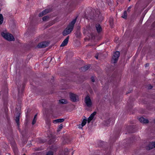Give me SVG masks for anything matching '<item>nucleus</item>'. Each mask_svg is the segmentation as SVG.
<instances>
[{
  "label": "nucleus",
  "mask_w": 155,
  "mask_h": 155,
  "mask_svg": "<svg viewBox=\"0 0 155 155\" xmlns=\"http://www.w3.org/2000/svg\"><path fill=\"white\" fill-rule=\"evenodd\" d=\"M110 25L111 26L113 24V23H112L111 22H110Z\"/></svg>",
  "instance_id": "obj_30"
},
{
  "label": "nucleus",
  "mask_w": 155,
  "mask_h": 155,
  "mask_svg": "<svg viewBox=\"0 0 155 155\" xmlns=\"http://www.w3.org/2000/svg\"><path fill=\"white\" fill-rule=\"evenodd\" d=\"M60 103L62 104H67L68 103V101L67 100L65 99H62L59 100Z\"/></svg>",
  "instance_id": "obj_14"
},
{
  "label": "nucleus",
  "mask_w": 155,
  "mask_h": 155,
  "mask_svg": "<svg viewBox=\"0 0 155 155\" xmlns=\"http://www.w3.org/2000/svg\"><path fill=\"white\" fill-rule=\"evenodd\" d=\"M49 18V17L48 16H46L43 18L42 19L43 21H48Z\"/></svg>",
  "instance_id": "obj_19"
},
{
  "label": "nucleus",
  "mask_w": 155,
  "mask_h": 155,
  "mask_svg": "<svg viewBox=\"0 0 155 155\" xmlns=\"http://www.w3.org/2000/svg\"><path fill=\"white\" fill-rule=\"evenodd\" d=\"M15 120L18 126L19 125V116H17L16 117Z\"/></svg>",
  "instance_id": "obj_17"
},
{
  "label": "nucleus",
  "mask_w": 155,
  "mask_h": 155,
  "mask_svg": "<svg viewBox=\"0 0 155 155\" xmlns=\"http://www.w3.org/2000/svg\"><path fill=\"white\" fill-rule=\"evenodd\" d=\"M64 121V119H59L55 120L53 121V123H56L58 122H62Z\"/></svg>",
  "instance_id": "obj_13"
},
{
  "label": "nucleus",
  "mask_w": 155,
  "mask_h": 155,
  "mask_svg": "<svg viewBox=\"0 0 155 155\" xmlns=\"http://www.w3.org/2000/svg\"><path fill=\"white\" fill-rule=\"evenodd\" d=\"M152 88V86H151V85H150L148 88L150 89H151Z\"/></svg>",
  "instance_id": "obj_27"
},
{
  "label": "nucleus",
  "mask_w": 155,
  "mask_h": 155,
  "mask_svg": "<svg viewBox=\"0 0 155 155\" xmlns=\"http://www.w3.org/2000/svg\"><path fill=\"white\" fill-rule=\"evenodd\" d=\"M149 66V64H146L145 65V66L146 67H148Z\"/></svg>",
  "instance_id": "obj_26"
},
{
  "label": "nucleus",
  "mask_w": 155,
  "mask_h": 155,
  "mask_svg": "<svg viewBox=\"0 0 155 155\" xmlns=\"http://www.w3.org/2000/svg\"><path fill=\"white\" fill-rule=\"evenodd\" d=\"M76 21V19H75L71 21L67 27L63 31V35L66 36L71 33L73 30Z\"/></svg>",
  "instance_id": "obj_1"
},
{
  "label": "nucleus",
  "mask_w": 155,
  "mask_h": 155,
  "mask_svg": "<svg viewBox=\"0 0 155 155\" xmlns=\"http://www.w3.org/2000/svg\"><path fill=\"white\" fill-rule=\"evenodd\" d=\"M90 66L89 65L83 67V70L84 71H86L87 70L90 68Z\"/></svg>",
  "instance_id": "obj_20"
},
{
  "label": "nucleus",
  "mask_w": 155,
  "mask_h": 155,
  "mask_svg": "<svg viewBox=\"0 0 155 155\" xmlns=\"http://www.w3.org/2000/svg\"><path fill=\"white\" fill-rule=\"evenodd\" d=\"M87 121V120L86 119H84L82 122L81 124V128H82L83 126H84L86 124Z\"/></svg>",
  "instance_id": "obj_15"
},
{
  "label": "nucleus",
  "mask_w": 155,
  "mask_h": 155,
  "mask_svg": "<svg viewBox=\"0 0 155 155\" xmlns=\"http://www.w3.org/2000/svg\"><path fill=\"white\" fill-rule=\"evenodd\" d=\"M46 155H53V152L52 151H49Z\"/></svg>",
  "instance_id": "obj_22"
},
{
  "label": "nucleus",
  "mask_w": 155,
  "mask_h": 155,
  "mask_svg": "<svg viewBox=\"0 0 155 155\" xmlns=\"http://www.w3.org/2000/svg\"><path fill=\"white\" fill-rule=\"evenodd\" d=\"M96 114V112H94L90 116L88 117L87 120V122L88 123H89L90 121L93 119Z\"/></svg>",
  "instance_id": "obj_8"
},
{
  "label": "nucleus",
  "mask_w": 155,
  "mask_h": 155,
  "mask_svg": "<svg viewBox=\"0 0 155 155\" xmlns=\"http://www.w3.org/2000/svg\"><path fill=\"white\" fill-rule=\"evenodd\" d=\"M127 16V13L126 11H124L122 14L121 17L124 18H126Z\"/></svg>",
  "instance_id": "obj_16"
},
{
  "label": "nucleus",
  "mask_w": 155,
  "mask_h": 155,
  "mask_svg": "<svg viewBox=\"0 0 155 155\" xmlns=\"http://www.w3.org/2000/svg\"><path fill=\"white\" fill-rule=\"evenodd\" d=\"M69 39V36H68L67 38L63 41L60 46L61 47L64 46L66 45L68 43Z\"/></svg>",
  "instance_id": "obj_9"
},
{
  "label": "nucleus",
  "mask_w": 155,
  "mask_h": 155,
  "mask_svg": "<svg viewBox=\"0 0 155 155\" xmlns=\"http://www.w3.org/2000/svg\"><path fill=\"white\" fill-rule=\"evenodd\" d=\"M95 58H96L97 59H98V56H95Z\"/></svg>",
  "instance_id": "obj_29"
},
{
  "label": "nucleus",
  "mask_w": 155,
  "mask_h": 155,
  "mask_svg": "<svg viewBox=\"0 0 155 155\" xmlns=\"http://www.w3.org/2000/svg\"><path fill=\"white\" fill-rule=\"evenodd\" d=\"M49 45V43L46 42H42L39 43L37 46L38 48H45L48 46Z\"/></svg>",
  "instance_id": "obj_6"
},
{
  "label": "nucleus",
  "mask_w": 155,
  "mask_h": 155,
  "mask_svg": "<svg viewBox=\"0 0 155 155\" xmlns=\"http://www.w3.org/2000/svg\"><path fill=\"white\" fill-rule=\"evenodd\" d=\"M37 119V118H34V119H33V120L32 121V124L33 125V124H35V123L36 122Z\"/></svg>",
  "instance_id": "obj_21"
},
{
  "label": "nucleus",
  "mask_w": 155,
  "mask_h": 155,
  "mask_svg": "<svg viewBox=\"0 0 155 155\" xmlns=\"http://www.w3.org/2000/svg\"><path fill=\"white\" fill-rule=\"evenodd\" d=\"M96 27L98 32L99 33L102 31L100 25L97 24L96 25Z\"/></svg>",
  "instance_id": "obj_12"
},
{
  "label": "nucleus",
  "mask_w": 155,
  "mask_h": 155,
  "mask_svg": "<svg viewBox=\"0 0 155 155\" xmlns=\"http://www.w3.org/2000/svg\"><path fill=\"white\" fill-rule=\"evenodd\" d=\"M37 114H36L35 115L34 118H37Z\"/></svg>",
  "instance_id": "obj_28"
},
{
  "label": "nucleus",
  "mask_w": 155,
  "mask_h": 155,
  "mask_svg": "<svg viewBox=\"0 0 155 155\" xmlns=\"http://www.w3.org/2000/svg\"><path fill=\"white\" fill-rule=\"evenodd\" d=\"M85 102L87 106L90 107L92 106V102L90 97L87 96L85 98Z\"/></svg>",
  "instance_id": "obj_5"
},
{
  "label": "nucleus",
  "mask_w": 155,
  "mask_h": 155,
  "mask_svg": "<svg viewBox=\"0 0 155 155\" xmlns=\"http://www.w3.org/2000/svg\"><path fill=\"white\" fill-rule=\"evenodd\" d=\"M155 147V142L150 143L147 147V150H150Z\"/></svg>",
  "instance_id": "obj_7"
},
{
  "label": "nucleus",
  "mask_w": 155,
  "mask_h": 155,
  "mask_svg": "<svg viewBox=\"0 0 155 155\" xmlns=\"http://www.w3.org/2000/svg\"><path fill=\"white\" fill-rule=\"evenodd\" d=\"M154 123H155V120H154Z\"/></svg>",
  "instance_id": "obj_31"
},
{
  "label": "nucleus",
  "mask_w": 155,
  "mask_h": 155,
  "mask_svg": "<svg viewBox=\"0 0 155 155\" xmlns=\"http://www.w3.org/2000/svg\"><path fill=\"white\" fill-rule=\"evenodd\" d=\"M23 155H25V154H24Z\"/></svg>",
  "instance_id": "obj_32"
},
{
  "label": "nucleus",
  "mask_w": 155,
  "mask_h": 155,
  "mask_svg": "<svg viewBox=\"0 0 155 155\" xmlns=\"http://www.w3.org/2000/svg\"><path fill=\"white\" fill-rule=\"evenodd\" d=\"M2 36L5 39L9 41L15 40L14 36L9 33L2 32L1 33Z\"/></svg>",
  "instance_id": "obj_2"
},
{
  "label": "nucleus",
  "mask_w": 155,
  "mask_h": 155,
  "mask_svg": "<svg viewBox=\"0 0 155 155\" xmlns=\"http://www.w3.org/2000/svg\"><path fill=\"white\" fill-rule=\"evenodd\" d=\"M50 12V10L48 9H46L42 11L40 13L39 15V17H41L44 15L46 14L47 13H48Z\"/></svg>",
  "instance_id": "obj_10"
},
{
  "label": "nucleus",
  "mask_w": 155,
  "mask_h": 155,
  "mask_svg": "<svg viewBox=\"0 0 155 155\" xmlns=\"http://www.w3.org/2000/svg\"><path fill=\"white\" fill-rule=\"evenodd\" d=\"M131 8V6L129 7L128 8L127 10V11H129V9Z\"/></svg>",
  "instance_id": "obj_25"
},
{
  "label": "nucleus",
  "mask_w": 155,
  "mask_h": 155,
  "mask_svg": "<svg viewBox=\"0 0 155 155\" xmlns=\"http://www.w3.org/2000/svg\"><path fill=\"white\" fill-rule=\"evenodd\" d=\"M139 120L141 123H148V120L146 119L143 117H141L139 119Z\"/></svg>",
  "instance_id": "obj_11"
},
{
  "label": "nucleus",
  "mask_w": 155,
  "mask_h": 155,
  "mask_svg": "<svg viewBox=\"0 0 155 155\" xmlns=\"http://www.w3.org/2000/svg\"><path fill=\"white\" fill-rule=\"evenodd\" d=\"M62 127H63V125H62V124H61L59 125V129H60V130L61 129H62Z\"/></svg>",
  "instance_id": "obj_23"
},
{
  "label": "nucleus",
  "mask_w": 155,
  "mask_h": 155,
  "mask_svg": "<svg viewBox=\"0 0 155 155\" xmlns=\"http://www.w3.org/2000/svg\"><path fill=\"white\" fill-rule=\"evenodd\" d=\"M70 97L71 100L74 102L78 101L79 100L78 96L76 94L72 93L70 94Z\"/></svg>",
  "instance_id": "obj_3"
},
{
  "label": "nucleus",
  "mask_w": 155,
  "mask_h": 155,
  "mask_svg": "<svg viewBox=\"0 0 155 155\" xmlns=\"http://www.w3.org/2000/svg\"><path fill=\"white\" fill-rule=\"evenodd\" d=\"M91 81L93 82H94V77H92L91 78Z\"/></svg>",
  "instance_id": "obj_24"
},
{
  "label": "nucleus",
  "mask_w": 155,
  "mask_h": 155,
  "mask_svg": "<svg viewBox=\"0 0 155 155\" xmlns=\"http://www.w3.org/2000/svg\"><path fill=\"white\" fill-rule=\"evenodd\" d=\"M3 21V16L2 14H0V24H2Z\"/></svg>",
  "instance_id": "obj_18"
},
{
  "label": "nucleus",
  "mask_w": 155,
  "mask_h": 155,
  "mask_svg": "<svg viewBox=\"0 0 155 155\" xmlns=\"http://www.w3.org/2000/svg\"><path fill=\"white\" fill-rule=\"evenodd\" d=\"M120 53L119 51H116L114 54L112 58V61L114 63H116L118 60L120 56Z\"/></svg>",
  "instance_id": "obj_4"
}]
</instances>
